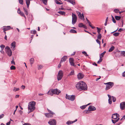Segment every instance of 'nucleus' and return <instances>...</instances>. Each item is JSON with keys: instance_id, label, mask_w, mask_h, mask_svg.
<instances>
[{"instance_id": "nucleus-1", "label": "nucleus", "mask_w": 125, "mask_h": 125, "mask_svg": "<svg viewBox=\"0 0 125 125\" xmlns=\"http://www.w3.org/2000/svg\"><path fill=\"white\" fill-rule=\"evenodd\" d=\"M76 87L78 90H86L87 89L86 84L83 81H80L78 82L76 84Z\"/></svg>"}, {"instance_id": "nucleus-2", "label": "nucleus", "mask_w": 125, "mask_h": 125, "mask_svg": "<svg viewBox=\"0 0 125 125\" xmlns=\"http://www.w3.org/2000/svg\"><path fill=\"white\" fill-rule=\"evenodd\" d=\"M36 103L34 101H32L29 103L28 105V113L33 112L35 109V105Z\"/></svg>"}, {"instance_id": "nucleus-3", "label": "nucleus", "mask_w": 125, "mask_h": 125, "mask_svg": "<svg viewBox=\"0 0 125 125\" xmlns=\"http://www.w3.org/2000/svg\"><path fill=\"white\" fill-rule=\"evenodd\" d=\"M119 115L117 113H115L112 115V118L114 120L112 119V122L114 124L115 123L120 119Z\"/></svg>"}, {"instance_id": "nucleus-4", "label": "nucleus", "mask_w": 125, "mask_h": 125, "mask_svg": "<svg viewBox=\"0 0 125 125\" xmlns=\"http://www.w3.org/2000/svg\"><path fill=\"white\" fill-rule=\"evenodd\" d=\"M104 83L106 84V87L105 88L106 90H107L111 88L114 85L113 83L112 82H109Z\"/></svg>"}, {"instance_id": "nucleus-5", "label": "nucleus", "mask_w": 125, "mask_h": 125, "mask_svg": "<svg viewBox=\"0 0 125 125\" xmlns=\"http://www.w3.org/2000/svg\"><path fill=\"white\" fill-rule=\"evenodd\" d=\"M75 96L74 95H68L66 94L65 98L66 99H68L72 101H73L75 99Z\"/></svg>"}, {"instance_id": "nucleus-6", "label": "nucleus", "mask_w": 125, "mask_h": 125, "mask_svg": "<svg viewBox=\"0 0 125 125\" xmlns=\"http://www.w3.org/2000/svg\"><path fill=\"white\" fill-rule=\"evenodd\" d=\"M72 24L74 25L76 22L77 20V17L76 15L73 13H72Z\"/></svg>"}, {"instance_id": "nucleus-7", "label": "nucleus", "mask_w": 125, "mask_h": 125, "mask_svg": "<svg viewBox=\"0 0 125 125\" xmlns=\"http://www.w3.org/2000/svg\"><path fill=\"white\" fill-rule=\"evenodd\" d=\"M63 72L61 70L59 71L58 73V76H57V79L58 80H60L62 78L63 76Z\"/></svg>"}, {"instance_id": "nucleus-8", "label": "nucleus", "mask_w": 125, "mask_h": 125, "mask_svg": "<svg viewBox=\"0 0 125 125\" xmlns=\"http://www.w3.org/2000/svg\"><path fill=\"white\" fill-rule=\"evenodd\" d=\"M61 91L57 89L52 90H51V92L53 94H58Z\"/></svg>"}, {"instance_id": "nucleus-9", "label": "nucleus", "mask_w": 125, "mask_h": 125, "mask_svg": "<svg viewBox=\"0 0 125 125\" xmlns=\"http://www.w3.org/2000/svg\"><path fill=\"white\" fill-rule=\"evenodd\" d=\"M48 123L51 125H56V121L55 119L51 120H50Z\"/></svg>"}, {"instance_id": "nucleus-10", "label": "nucleus", "mask_w": 125, "mask_h": 125, "mask_svg": "<svg viewBox=\"0 0 125 125\" xmlns=\"http://www.w3.org/2000/svg\"><path fill=\"white\" fill-rule=\"evenodd\" d=\"M74 60L72 58H70L69 59V62L71 65L74 67L76 66V65L73 62Z\"/></svg>"}, {"instance_id": "nucleus-11", "label": "nucleus", "mask_w": 125, "mask_h": 125, "mask_svg": "<svg viewBox=\"0 0 125 125\" xmlns=\"http://www.w3.org/2000/svg\"><path fill=\"white\" fill-rule=\"evenodd\" d=\"M11 48H13L12 50L14 51L15 49L16 42L14 41L13 42L11 43Z\"/></svg>"}, {"instance_id": "nucleus-12", "label": "nucleus", "mask_w": 125, "mask_h": 125, "mask_svg": "<svg viewBox=\"0 0 125 125\" xmlns=\"http://www.w3.org/2000/svg\"><path fill=\"white\" fill-rule=\"evenodd\" d=\"M120 106L122 110H123L125 108V102H122L120 104Z\"/></svg>"}, {"instance_id": "nucleus-13", "label": "nucleus", "mask_w": 125, "mask_h": 125, "mask_svg": "<svg viewBox=\"0 0 125 125\" xmlns=\"http://www.w3.org/2000/svg\"><path fill=\"white\" fill-rule=\"evenodd\" d=\"M96 109L95 107L92 105L89 106L88 108L89 111L95 110H96Z\"/></svg>"}, {"instance_id": "nucleus-14", "label": "nucleus", "mask_w": 125, "mask_h": 125, "mask_svg": "<svg viewBox=\"0 0 125 125\" xmlns=\"http://www.w3.org/2000/svg\"><path fill=\"white\" fill-rule=\"evenodd\" d=\"M4 32L8 31L10 29L11 27L10 26H4L3 27Z\"/></svg>"}, {"instance_id": "nucleus-15", "label": "nucleus", "mask_w": 125, "mask_h": 125, "mask_svg": "<svg viewBox=\"0 0 125 125\" xmlns=\"http://www.w3.org/2000/svg\"><path fill=\"white\" fill-rule=\"evenodd\" d=\"M83 75L82 73H79L77 75V78L79 79H81L83 78Z\"/></svg>"}, {"instance_id": "nucleus-16", "label": "nucleus", "mask_w": 125, "mask_h": 125, "mask_svg": "<svg viewBox=\"0 0 125 125\" xmlns=\"http://www.w3.org/2000/svg\"><path fill=\"white\" fill-rule=\"evenodd\" d=\"M67 59V56H65L63 57H62L61 60L60 61V63H61L62 62H65V61L66 59Z\"/></svg>"}, {"instance_id": "nucleus-17", "label": "nucleus", "mask_w": 125, "mask_h": 125, "mask_svg": "<svg viewBox=\"0 0 125 125\" xmlns=\"http://www.w3.org/2000/svg\"><path fill=\"white\" fill-rule=\"evenodd\" d=\"M6 52L7 55L9 56H11L12 54V52L11 50L8 51H6Z\"/></svg>"}, {"instance_id": "nucleus-18", "label": "nucleus", "mask_w": 125, "mask_h": 125, "mask_svg": "<svg viewBox=\"0 0 125 125\" xmlns=\"http://www.w3.org/2000/svg\"><path fill=\"white\" fill-rule=\"evenodd\" d=\"M44 114L45 116L48 118L52 117L53 116V115H51L49 113H45Z\"/></svg>"}, {"instance_id": "nucleus-19", "label": "nucleus", "mask_w": 125, "mask_h": 125, "mask_svg": "<svg viewBox=\"0 0 125 125\" xmlns=\"http://www.w3.org/2000/svg\"><path fill=\"white\" fill-rule=\"evenodd\" d=\"M108 96L109 97V99H108V103L110 104H111L112 103V101L111 100V95L108 94Z\"/></svg>"}, {"instance_id": "nucleus-20", "label": "nucleus", "mask_w": 125, "mask_h": 125, "mask_svg": "<svg viewBox=\"0 0 125 125\" xmlns=\"http://www.w3.org/2000/svg\"><path fill=\"white\" fill-rule=\"evenodd\" d=\"M79 17L81 19H83L84 20V16L83 15V13L82 14L81 13H80V14H79L78 15Z\"/></svg>"}, {"instance_id": "nucleus-21", "label": "nucleus", "mask_w": 125, "mask_h": 125, "mask_svg": "<svg viewBox=\"0 0 125 125\" xmlns=\"http://www.w3.org/2000/svg\"><path fill=\"white\" fill-rule=\"evenodd\" d=\"M67 1H68L73 5H74L75 3L74 0H67Z\"/></svg>"}, {"instance_id": "nucleus-22", "label": "nucleus", "mask_w": 125, "mask_h": 125, "mask_svg": "<svg viewBox=\"0 0 125 125\" xmlns=\"http://www.w3.org/2000/svg\"><path fill=\"white\" fill-rule=\"evenodd\" d=\"M47 110L49 113H50V114H51V115H53L55 114L54 112L48 109H47Z\"/></svg>"}, {"instance_id": "nucleus-23", "label": "nucleus", "mask_w": 125, "mask_h": 125, "mask_svg": "<svg viewBox=\"0 0 125 125\" xmlns=\"http://www.w3.org/2000/svg\"><path fill=\"white\" fill-rule=\"evenodd\" d=\"M115 18L116 20L118 21L121 18V17L120 16H115Z\"/></svg>"}, {"instance_id": "nucleus-24", "label": "nucleus", "mask_w": 125, "mask_h": 125, "mask_svg": "<svg viewBox=\"0 0 125 125\" xmlns=\"http://www.w3.org/2000/svg\"><path fill=\"white\" fill-rule=\"evenodd\" d=\"M58 12L60 14L63 15H65V12L62 11H59Z\"/></svg>"}, {"instance_id": "nucleus-25", "label": "nucleus", "mask_w": 125, "mask_h": 125, "mask_svg": "<svg viewBox=\"0 0 125 125\" xmlns=\"http://www.w3.org/2000/svg\"><path fill=\"white\" fill-rule=\"evenodd\" d=\"M106 52L105 51H104L103 52V53H101L100 56V58H101L103 57L104 55Z\"/></svg>"}, {"instance_id": "nucleus-26", "label": "nucleus", "mask_w": 125, "mask_h": 125, "mask_svg": "<svg viewBox=\"0 0 125 125\" xmlns=\"http://www.w3.org/2000/svg\"><path fill=\"white\" fill-rule=\"evenodd\" d=\"M70 32L71 33H76L77 32L76 31L73 29H71L70 31Z\"/></svg>"}, {"instance_id": "nucleus-27", "label": "nucleus", "mask_w": 125, "mask_h": 125, "mask_svg": "<svg viewBox=\"0 0 125 125\" xmlns=\"http://www.w3.org/2000/svg\"><path fill=\"white\" fill-rule=\"evenodd\" d=\"M34 59L33 58H31L30 60V62L31 64H32L34 62Z\"/></svg>"}, {"instance_id": "nucleus-28", "label": "nucleus", "mask_w": 125, "mask_h": 125, "mask_svg": "<svg viewBox=\"0 0 125 125\" xmlns=\"http://www.w3.org/2000/svg\"><path fill=\"white\" fill-rule=\"evenodd\" d=\"M115 49V47L114 46H112L111 47L109 50V52H111L112 51Z\"/></svg>"}, {"instance_id": "nucleus-29", "label": "nucleus", "mask_w": 125, "mask_h": 125, "mask_svg": "<svg viewBox=\"0 0 125 125\" xmlns=\"http://www.w3.org/2000/svg\"><path fill=\"white\" fill-rule=\"evenodd\" d=\"M73 123V121H69L67 122L66 124L68 125H69L72 124Z\"/></svg>"}, {"instance_id": "nucleus-30", "label": "nucleus", "mask_w": 125, "mask_h": 125, "mask_svg": "<svg viewBox=\"0 0 125 125\" xmlns=\"http://www.w3.org/2000/svg\"><path fill=\"white\" fill-rule=\"evenodd\" d=\"M121 55L122 56H125V51H122L121 52Z\"/></svg>"}, {"instance_id": "nucleus-31", "label": "nucleus", "mask_w": 125, "mask_h": 125, "mask_svg": "<svg viewBox=\"0 0 125 125\" xmlns=\"http://www.w3.org/2000/svg\"><path fill=\"white\" fill-rule=\"evenodd\" d=\"M23 9L24 10V12L26 15H28V12L27 11L26 8H24Z\"/></svg>"}, {"instance_id": "nucleus-32", "label": "nucleus", "mask_w": 125, "mask_h": 125, "mask_svg": "<svg viewBox=\"0 0 125 125\" xmlns=\"http://www.w3.org/2000/svg\"><path fill=\"white\" fill-rule=\"evenodd\" d=\"M111 99H112L113 101V102H115L116 101V99L115 97L113 96H112L111 97Z\"/></svg>"}, {"instance_id": "nucleus-33", "label": "nucleus", "mask_w": 125, "mask_h": 125, "mask_svg": "<svg viewBox=\"0 0 125 125\" xmlns=\"http://www.w3.org/2000/svg\"><path fill=\"white\" fill-rule=\"evenodd\" d=\"M43 67V66L42 65L40 64L38 65V68L39 70L41 69Z\"/></svg>"}, {"instance_id": "nucleus-34", "label": "nucleus", "mask_w": 125, "mask_h": 125, "mask_svg": "<svg viewBox=\"0 0 125 125\" xmlns=\"http://www.w3.org/2000/svg\"><path fill=\"white\" fill-rule=\"evenodd\" d=\"M98 34H99L98 35L97 38L99 39L100 40L102 37V35L100 33H99Z\"/></svg>"}, {"instance_id": "nucleus-35", "label": "nucleus", "mask_w": 125, "mask_h": 125, "mask_svg": "<svg viewBox=\"0 0 125 125\" xmlns=\"http://www.w3.org/2000/svg\"><path fill=\"white\" fill-rule=\"evenodd\" d=\"M43 3L45 5L47 4L48 0H42Z\"/></svg>"}, {"instance_id": "nucleus-36", "label": "nucleus", "mask_w": 125, "mask_h": 125, "mask_svg": "<svg viewBox=\"0 0 125 125\" xmlns=\"http://www.w3.org/2000/svg\"><path fill=\"white\" fill-rule=\"evenodd\" d=\"M84 26V24L82 23H80L79 24L78 26L80 27H82Z\"/></svg>"}, {"instance_id": "nucleus-37", "label": "nucleus", "mask_w": 125, "mask_h": 125, "mask_svg": "<svg viewBox=\"0 0 125 125\" xmlns=\"http://www.w3.org/2000/svg\"><path fill=\"white\" fill-rule=\"evenodd\" d=\"M19 90V88H16L14 87L13 89V91L14 92H16L17 91H18Z\"/></svg>"}, {"instance_id": "nucleus-38", "label": "nucleus", "mask_w": 125, "mask_h": 125, "mask_svg": "<svg viewBox=\"0 0 125 125\" xmlns=\"http://www.w3.org/2000/svg\"><path fill=\"white\" fill-rule=\"evenodd\" d=\"M86 105H83L82 106H80V108L82 109H85L86 107Z\"/></svg>"}, {"instance_id": "nucleus-39", "label": "nucleus", "mask_w": 125, "mask_h": 125, "mask_svg": "<svg viewBox=\"0 0 125 125\" xmlns=\"http://www.w3.org/2000/svg\"><path fill=\"white\" fill-rule=\"evenodd\" d=\"M20 14L22 16L24 17L26 19V17L25 16L24 13L22 11L21 12H20Z\"/></svg>"}, {"instance_id": "nucleus-40", "label": "nucleus", "mask_w": 125, "mask_h": 125, "mask_svg": "<svg viewBox=\"0 0 125 125\" xmlns=\"http://www.w3.org/2000/svg\"><path fill=\"white\" fill-rule=\"evenodd\" d=\"M10 69L11 70H15L16 69V67L15 66L12 65L10 67Z\"/></svg>"}, {"instance_id": "nucleus-41", "label": "nucleus", "mask_w": 125, "mask_h": 125, "mask_svg": "<svg viewBox=\"0 0 125 125\" xmlns=\"http://www.w3.org/2000/svg\"><path fill=\"white\" fill-rule=\"evenodd\" d=\"M47 94H48L50 95H53V94L51 92V91H49L47 93Z\"/></svg>"}, {"instance_id": "nucleus-42", "label": "nucleus", "mask_w": 125, "mask_h": 125, "mask_svg": "<svg viewBox=\"0 0 125 125\" xmlns=\"http://www.w3.org/2000/svg\"><path fill=\"white\" fill-rule=\"evenodd\" d=\"M74 74V71L73 70L72 71L69 73V75H71Z\"/></svg>"}, {"instance_id": "nucleus-43", "label": "nucleus", "mask_w": 125, "mask_h": 125, "mask_svg": "<svg viewBox=\"0 0 125 125\" xmlns=\"http://www.w3.org/2000/svg\"><path fill=\"white\" fill-rule=\"evenodd\" d=\"M119 32H116L114 33L113 35L115 36H117L119 35Z\"/></svg>"}, {"instance_id": "nucleus-44", "label": "nucleus", "mask_w": 125, "mask_h": 125, "mask_svg": "<svg viewBox=\"0 0 125 125\" xmlns=\"http://www.w3.org/2000/svg\"><path fill=\"white\" fill-rule=\"evenodd\" d=\"M114 11L115 13H117L119 12V10L117 9H115L114 10Z\"/></svg>"}, {"instance_id": "nucleus-45", "label": "nucleus", "mask_w": 125, "mask_h": 125, "mask_svg": "<svg viewBox=\"0 0 125 125\" xmlns=\"http://www.w3.org/2000/svg\"><path fill=\"white\" fill-rule=\"evenodd\" d=\"M19 3L23 5V0H18Z\"/></svg>"}, {"instance_id": "nucleus-46", "label": "nucleus", "mask_w": 125, "mask_h": 125, "mask_svg": "<svg viewBox=\"0 0 125 125\" xmlns=\"http://www.w3.org/2000/svg\"><path fill=\"white\" fill-rule=\"evenodd\" d=\"M97 32L98 34L100 33V32L101 31V29L100 28H99L98 27H97Z\"/></svg>"}, {"instance_id": "nucleus-47", "label": "nucleus", "mask_w": 125, "mask_h": 125, "mask_svg": "<svg viewBox=\"0 0 125 125\" xmlns=\"http://www.w3.org/2000/svg\"><path fill=\"white\" fill-rule=\"evenodd\" d=\"M25 1L27 4H30V0H25Z\"/></svg>"}, {"instance_id": "nucleus-48", "label": "nucleus", "mask_w": 125, "mask_h": 125, "mask_svg": "<svg viewBox=\"0 0 125 125\" xmlns=\"http://www.w3.org/2000/svg\"><path fill=\"white\" fill-rule=\"evenodd\" d=\"M0 47L1 49L3 50L4 48L5 47V46L3 45L2 44L0 46Z\"/></svg>"}, {"instance_id": "nucleus-49", "label": "nucleus", "mask_w": 125, "mask_h": 125, "mask_svg": "<svg viewBox=\"0 0 125 125\" xmlns=\"http://www.w3.org/2000/svg\"><path fill=\"white\" fill-rule=\"evenodd\" d=\"M55 2L56 3V4H62V3H61L60 2H59V1L57 0H55Z\"/></svg>"}, {"instance_id": "nucleus-50", "label": "nucleus", "mask_w": 125, "mask_h": 125, "mask_svg": "<svg viewBox=\"0 0 125 125\" xmlns=\"http://www.w3.org/2000/svg\"><path fill=\"white\" fill-rule=\"evenodd\" d=\"M5 49L6 50V51L11 50L10 48L8 46H6L5 48Z\"/></svg>"}, {"instance_id": "nucleus-51", "label": "nucleus", "mask_w": 125, "mask_h": 125, "mask_svg": "<svg viewBox=\"0 0 125 125\" xmlns=\"http://www.w3.org/2000/svg\"><path fill=\"white\" fill-rule=\"evenodd\" d=\"M102 61V59L101 58H100L99 59V60L97 62V63H99L101 62Z\"/></svg>"}, {"instance_id": "nucleus-52", "label": "nucleus", "mask_w": 125, "mask_h": 125, "mask_svg": "<svg viewBox=\"0 0 125 125\" xmlns=\"http://www.w3.org/2000/svg\"><path fill=\"white\" fill-rule=\"evenodd\" d=\"M11 64H12L14 65H15V62H14V58H13V60L11 62Z\"/></svg>"}, {"instance_id": "nucleus-53", "label": "nucleus", "mask_w": 125, "mask_h": 125, "mask_svg": "<svg viewBox=\"0 0 125 125\" xmlns=\"http://www.w3.org/2000/svg\"><path fill=\"white\" fill-rule=\"evenodd\" d=\"M96 42H97V43L99 44L100 45V41L99 40H98L97 39L96 40Z\"/></svg>"}, {"instance_id": "nucleus-54", "label": "nucleus", "mask_w": 125, "mask_h": 125, "mask_svg": "<svg viewBox=\"0 0 125 125\" xmlns=\"http://www.w3.org/2000/svg\"><path fill=\"white\" fill-rule=\"evenodd\" d=\"M36 31L34 30V31H31V33H33L34 34H35L36 33Z\"/></svg>"}, {"instance_id": "nucleus-55", "label": "nucleus", "mask_w": 125, "mask_h": 125, "mask_svg": "<svg viewBox=\"0 0 125 125\" xmlns=\"http://www.w3.org/2000/svg\"><path fill=\"white\" fill-rule=\"evenodd\" d=\"M4 116V115L3 114H1L0 115V119L2 118Z\"/></svg>"}, {"instance_id": "nucleus-56", "label": "nucleus", "mask_w": 125, "mask_h": 125, "mask_svg": "<svg viewBox=\"0 0 125 125\" xmlns=\"http://www.w3.org/2000/svg\"><path fill=\"white\" fill-rule=\"evenodd\" d=\"M122 75L123 77H125V71L122 73Z\"/></svg>"}, {"instance_id": "nucleus-57", "label": "nucleus", "mask_w": 125, "mask_h": 125, "mask_svg": "<svg viewBox=\"0 0 125 125\" xmlns=\"http://www.w3.org/2000/svg\"><path fill=\"white\" fill-rule=\"evenodd\" d=\"M23 125H31V124L28 123H24Z\"/></svg>"}, {"instance_id": "nucleus-58", "label": "nucleus", "mask_w": 125, "mask_h": 125, "mask_svg": "<svg viewBox=\"0 0 125 125\" xmlns=\"http://www.w3.org/2000/svg\"><path fill=\"white\" fill-rule=\"evenodd\" d=\"M123 30L122 28H120L119 30H118V31L119 32H121L122 31H123Z\"/></svg>"}, {"instance_id": "nucleus-59", "label": "nucleus", "mask_w": 125, "mask_h": 125, "mask_svg": "<svg viewBox=\"0 0 125 125\" xmlns=\"http://www.w3.org/2000/svg\"><path fill=\"white\" fill-rule=\"evenodd\" d=\"M21 12L19 9L18 10L17 12L19 14H20V12Z\"/></svg>"}, {"instance_id": "nucleus-60", "label": "nucleus", "mask_w": 125, "mask_h": 125, "mask_svg": "<svg viewBox=\"0 0 125 125\" xmlns=\"http://www.w3.org/2000/svg\"><path fill=\"white\" fill-rule=\"evenodd\" d=\"M3 50L1 49L0 51V52L2 54H4V52L3 51Z\"/></svg>"}, {"instance_id": "nucleus-61", "label": "nucleus", "mask_w": 125, "mask_h": 125, "mask_svg": "<svg viewBox=\"0 0 125 125\" xmlns=\"http://www.w3.org/2000/svg\"><path fill=\"white\" fill-rule=\"evenodd\" d=\"M113 22L115 23L116 22V21L115 19H112Z\"/></svg>"}, {"instance_id": "nucleus-62", "label": "nucleus", "mask_w": 125, "mask_h": 125, "mask_svg": "<svg viewBox=\"0 0 125 125\" xmlns=\"http://www.w3.org/2000/svg\"><path fill=\"white\" fill-rule=\"evenodd\" d=\"M21 88L22 89H24L25 88V86L23 85H22L21 86Z\"/></svg>"}, {"instance_id": "nucleus-63", "label": "nucleus", "mask_w": 125, "mask_h": 125, "mask_svg": "<svg viewBox=\"0 0 125 125\" xmlns=\"http://www.w3.org/2000/svg\"><path fill=\"white\" fill-rule=\"evenodd\" d=\"M19 113L21 115H22V114L23 112L21 110H20L19 111Z\"/></svg>"}, {"instance_id": "nucleus-64", "label": "nucleus", "mask_w": 125, "mask_h": 125, "mask_svg": "<svg viewBox=\"0 0 125 125\" xmlns=\"http://www.w3.org/2000/svg\"><path fill=\"white\" fill-rule=\"evenodd\" d=\"M10 121L7 123L6 124L7 125H10Z\"/></svg>"}]
</instances>
